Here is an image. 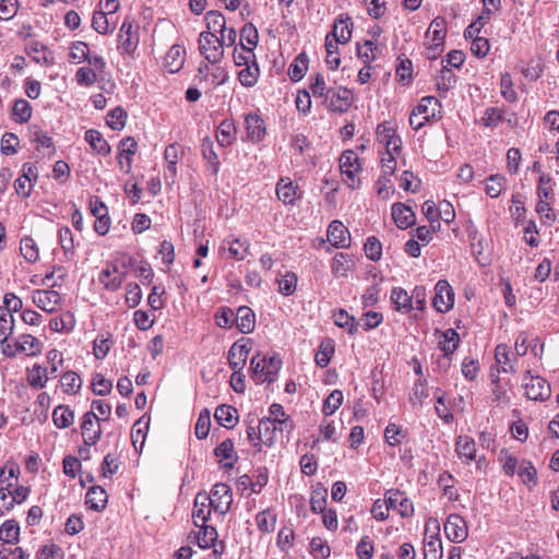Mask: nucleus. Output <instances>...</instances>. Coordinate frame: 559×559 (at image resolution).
<instances>
[{"label": "nucleus", "instance_id": "1", "mask_svg": "<svg viewBox=\"0 0 559 559\" xmlns=\"http://www.w3.org/2000/svg\"><path fill=\"white\" fill-rule=\"evenodd\" d=\"M251 370L254 377L260 382L272 381V376L276 374L282 366V361L278 357L272 356L266 358L260 354L251 358Z\"/></svg>", "mask_w": 559, "mask_h": 559}, {"label": "nucleus", "instance_id": "2", "mask_svg": "<svg viewBox=\"0 0 559 559\" xmlns=\"http://www.w3.org/2000/svg\"><path fill=\"white\" fill-rule=\"evenodd\" d=\"M340 169L344 177V182L350 188L355 189L359 185L356 179V174L360 170L358 164V156L354 151H345L340 157Z\"/></svg>", "mask_w": 559, "mask_h": 559}, {"label": "nucleus", "instance_id": "3", "mask_svg": "<svg viewBox=\"0 0 559 559\" xmlns=\"http://www.w3.org/2000/svg\"><path fill=\"white\" fill-rule=\"evenodd\" d=\"M200 53L211 63H218L224 58V49L217 44L216 35L202 32L199 37Z\"/></svg>", "mask_w": 559, "mask_h": 559}, {"label": "nucleus", "instance_id": "4", "mask_svg": "<svg viewBox=\"0 0 559 559\" xmlns=\"http://www.w3.org/2000/svg\"><path fill=\"white\" fill-rule=\"evenodd\" d=\"M207 498L213 510L219 514L227 513L233 502L230 487L223 483L214 485Z\"/></svg>", "mask_w": 559, "mask_h": 559}, {"label": "nucleus", "instance_id": "5", "mask_svg": "<svg viewBox=\"0 0 559 559\" xmlns=\"http://www.w3.org/2000/svg\"><path fill=\"white\" fill-rule=\"evenodd\" d=\"M454 305V292L445 280H440L435 286L433 308L441 313L448 312Z\"/></svg>", "mask_w": 559, "mask_h": 559}, {"label": "nucleus", "instance_id": "6", "mask_svg": "<svg viewBox=\"0 0 559 559\" xmlns=\"http://www.w3.org/2000/svg\"><path fill=\"white\" fill-rule=\"evenodd\" d=\"M99 421L100 418L93 411L84 414L81 429L85 445H94L100 439L102 427Z\"/></svg>", "mask_w": 559, "mask_h": 559}, {"label": "nucleus", "instance_id": "7", "mask_svg": "<svg viewBox=\"0 0 559 559\" xmlns=\"http://www.w3.org/2000/svg\"><path fill=\"white\" fill-rule=\"evenodd\" d=\"M132 28L133 21L126 17L118 34V49L122 53L131 55L138 47L139 37L132 32Z\"/></svg>", "mask_w": 559, "mask_h": 559}, {"label": "nucleus", "instance_id": "8", "mask_svg": "<svg viewBox=\"0 0 559 559\" xmlns=\"http://www.w3.org/2000/svg\"><path fill=\"white\" fill-rule=\"evenodd\" d=\"M250 340H240L231 345L228 350V364L234 371H241L250 353Z\"/></svg>", "mask_w": 559, "mask_h": 559}, {"label": "nucleus", "instance_id": "9", "mask_svg": "<svg viewBox=\"0 0 559 559\" xmlns=\"http://www.w3.org/2000/svg\"><path fill=\"white\" fill-rule=\"evenodd\" d=\"M33 302L41 310L53 313L60 306V294L52 289H36L32 296Z\"/></svg>", "mask_w": 559, "mask_h": 559}, {"label": "nucleus", "instance_id": "10", "mask_svg": "<svg viewBox=\"0 0 559 559\" xmlns=\"http://www.w3.org/2000/svg\"><path fill=\"white\" fill-rule=\"evenodd\" d=\"M352 98V92L347 88H329L325 103L331 110L344 112L350 107Z\"/></svg>", "mask_w": 559, "mask_h": 559}, {"label": "nucleus", "instance_id": "11", "mask_svg": "<svg viewBox=\"0 0 559 559\" xmlns=\"http://www.w3.org/2000/svg\"><path fill=\"white\" fill-rule=\"evenodd\" d=\"M444 533L452 543H462L467 537V526L459 514H450L444 523Z\"/></svg>", "mask_w": 559, "mask_h": 559}, {"label": "nucleus", "instance_id": "12", "mask_svg": "<svg viewBox=\"0 0 559 559\" xmlns=\"http://www.w3.org/2000/svg\"><path fill=\"white\" fill-rule=\"evenodd\" d=\"M384 497L389 508L396 510L403 518L413 515V502L400 490L390 489L385 492Z\"/></svg>", "mask_w": 559, "mask_h": 559}, {"label": "nucleus", "instance_id": "13", "mask_svg": "<svg viewBox=\"0 0 559 559\" xmlns=\"http://www.w3.org/2000/svg\"><path fill=\"white\" fill-rule=\"evenodd\" d=\"M530 381L524 383L525 395L533 401H546L550 394V384L540 377L530 376Z\"/></svg>", "mask_w": 559, "mask_h": 559}, {"label": "nucleus", "instance_id": "14", "mask_svg": "<svg viewBox=\"0 0 559 559\" xmlns=\"http://www.w3.org/2000/svg\"><path fill=\"white\" fill-rule=\"evenodd\" d=\"M200 526L201 530L199 531V533L194 535V539L197 540L199 547L210 548L211 546H215V542L217 540L218 536L216 530L213 526L205 524ZM219 546L221 549L214 547V550L211 554V556L214 557V559H217L223 554V543H221Z\"/></svg>", "mask_w": 559, "mask_h": 559}, {"label": "nucleus", "instance_id": "15", "mask_svg": "<svg viewBox=\"0 0 559 559\" xmlns=\"http://www.w3.org/2000/svg\"><path fill=\"white\" fill-rule=\"evenodd\" d=\"M328 240L335 248H348L350 235L347 227L340 221H333L328 228Z\"/></svg>", "mask_w": 559, "mask_h": 559}, {"label": "nucleus", "instance_id": "16", "mask_svg": "<svg viewBox=\"0 0 559 559\" xmlns=\"http://www.w3.org/2000/svg\"><path fill=\"white\" fill-rule=\"evenodd\" d=\"M377 139L385 146L386 151L400 152L402 140L395 134L394 128L388 122L380 123L377 128Z\"/></svg>", "mask_w": 559, "mask_h": 559}, {"label": "nucleus", "instance_id": "17", "mask_svg": "<svg viewBox=\"0 0 559 559\" xmlns=\"http://www.w3.org/2000/svg\"><path fill=\"white\" fill-rule=\"evenodd\" d=\"M455 452L460 460L468 464L472 461L477 460L476 455V442L469 436H459L455 442Z\"/></svg>", "mask_w": 559, "mask_h": 559}, {"label": "nucleus", "instance_id": "18", "mask_svg": "<svg viewBox=\"0 0 559 559\" xmlns=\"http://www.w3.org/2000/svg\"><path fill=\"white\" fill-rule=\"evenodd\" d=\"M212 506L209 501L206 493H198L194 499V508H193V522L197 526L203 525L206 523L211 515Z\"/></svg>", "mask_w": 559, "mask_h": 559}, {"label": "nucleus", "instance_id": "19", "mask_svg": "<svg viewBox=\"0 0 559 559\" xmlns=\"http://www.w3.org/2000/svg\"><path fill=\"white\" fill-rule=\"evenodd\" d=\"M27 52L37 63L45 66H51L55 63L53 52L46 45L37 40H33L28 44Z\"/></svg>", "mask_w": 559, "mask_h": 559}, {"label": "nucleus", "instance_id": "20", "mask_svg": "<svg viewBox=\"0 0 559 559\" xmlns=\"http://www.w3.org/2000/svg\"><path fill=\"white\" fill-rule=\"evenodd\" d=\"M392 217L400 229H406L415 224V213L403 203L393 204Z\"/></svg>", "mask_w": 559, "mask_h": 559}, {"label": "nucleus", "instance_id": "21", "mask_svg": "<svg viewBox=\"0 0 559 559\" xmlns=\"http://www.w3.org/2000/svg\"><path fill=\"white\" fill-rule=\"evenodd\" d=\"M270 416L266 419H270L277 424L278 432H290L294 428L293 420L285 413L284 407L278 403H273L269 409Z\"/></svg>", "mask_w": 559, "mask_h": 559}, {"label": "nucleus", "instance_id": "22", "mask_svg": "<svg viewBox=\"0 0 559 559\" xmlns=\"http://www.w3.org/2000/svg\"><path fill=\"white\" fill-rule=\"evenodd\" d=\"M126 277V273H119L117 266H112V269L107 267L103 270L99 274V282L104 285L107 290H118Z\"/></svg>", "mask_w": 559, "mask_h": 559}, {"label": "nucleus", "instance_id": "23", "mask_svg": "<svg viewBox=\"0 0 559 559\" xmlns=\"http://www.w3.org/2000/svg\"><path fill=\"white\" fill-rule=\"evenodd\" d=\"M185 63V48L180 45H174L165 56L164 66L169 73L178 72Z\"/></svg>", "mask_w": 559, "mask_h": 559}, {"label": "nucleus", "instance_id": "24", "mask_svg": "<svg viewBox=\"0 0 559 559\" xmlns=\"http://www.w3.org/2000/svg\"><path fill=\"white\" fill-rule=\"evenodd\" d=\"M107 492L100 486H93L88 489L85 498L86 506L94 511H102L107 504Z\"/></svg>", "mask_w": 559, "mask_h": 559}, {"label": "nucleus", "instance_id": "25", "mask_svg": "<svg viewBox=\"0 0 559 559\" xmlns=\"http://www.w3.org/2000/svg\"><path fill=\"white\" fill-rule=\"evenodd\" d=\"M276 194L284 204H293L296 199L300 198L298 187L289 179H281L278 181L276 186Z\"/></svg>", "mask_w": 559, "mask_h": 559}, {"label": "nucleus", "instance_id": "26", "mask_svg": "<svg viewBox=\"0 0 559 559\" xmlns=\"http://www.w3.org/2000/svg\"><path fill=\"white\" fill-rule=\"evenodd\" d=\"M235 321L238 330L243 334L251 333L254 330L255 316L249 307H240L237 311Z\"/></svg>", "mask_w": 559, "mask_h": 559}, {"label": "nucleus", "instance_id": "27", "mask_svg": "<svg viewBox=\"0 0 559 559\" xmlns=\"http://www.w3.org/2000/svg\"><path fill=\"white\" fill-rule=\"evenodd\" d=\"M237 413L238 411L235 407L223 404L215 409L214 417L219 425L229 429L238 421Z\"/></svg>", "mask_w": 559, "mask_h": 559}, {"label": "nucleus", "instance_id": "28", "mask_svg": "<svg viewBox=\"0 0 559 559\" xmlns=\"http://www.w3.org/2000/svg\"><path fill=\"white\" fill-rule=\"evenodd\" d=\"M246 128L248 138L254 142L261 141L265 134L263 120L255 114L246 116Z\"/></svg>", "mask_w": 559, "mask_h": 559}, {"label": "nucleus", "instance_id": "29", "mask_svg": "<svg viewBox=\"0 0 559 559\" xmlns=\"http://www.w3.org/2000/svg\"><path fill=\"white\" fill-rule=\"evenodd\" d=\"M85 140L95 152L103 156L108 155L111 151L102 133L95 129H90L85 132Z\"/></svg>", "mask_w": 559, "mask_h": 559}, {"label": "nucleus", "instance_id": "30", "mask_svg": "<svg viewBox=\"0 0 559 559\" xmlns=\"http://www.w3.org/2000/svg\"><path fill=\"white\" fill-rule=\"evenodd\" d=\"M391 301L395 306V309L401 312L408 313L414 309L412 297L407 292L401 287H394L391 292Z\"/></svg>", "mask_w": 559, "mask_h": 559}, {"label": "nucleus", "instance_id": "31", "mask_svg": "<svg viewBox=\"0 0 559 559\" xmlns=\"http://www.w3.org/2000/svg\"><path fill=\"white\" fill-rule=\"evenodd\" d=\"M441 31H432V35L427 39L426 57L430 60H436L443 51L444 38L440 33Z\"/></svg>", "mask_w": 559, "mask_h": 559}, {"label": "nucleus", "instance_id": "32", "mask_svg": "<svg viewBox=\"0 0 559 559\" xmlns=\"http://www.w3.org/2000/svg\"><path fill=\"white\" fill-rule=\"evenodd\" d=\"M138 143L132 136L124 138L119 144L118 156L126 158V174H129L132 168V156L136 153Z\"/></svg>", "mask_w": 559, "mask_h": 559}, {"label": "nucleus", "instance_id": "33", "mask_svg": "<svg viewBox=\"0 0 559 559\" xmlns=\"http://www.w3.org/2000/svg\"><path fill=\"white\" fill-rule=\"evenodd\" d=\"M236 127L233 120L225 119L221 122L217 132L216 139L221 146H228L235 140Z\"/></svg>", "mask_w": 559, "mask_h": 559}, {"label": "nucleus", "instance_id": "34", "mask_svg": "<svg viewBox=\"0 0 559 559\" xmlns=\"http://www.w3.org/2000/svg\"><path fill=\"white\" fill-rule=\"evenodd\" d=\"M52 420L58 428H68L74 421V412L69 406L59 405L52 412Z\"/></svg>", "mask_w": 559, "mask_h": 559}, {"label": "nucleus", "instance_id": "35", "mask_svg": "<svg viewBox=\"0 0 559 559\" xmlns=\"http://www.w3.org/2000/svg\"><path fill=\"white\" fill-rule=\"evenodd\" d=\"M456 78L452 70L447 66H442L439 76L437 78V90L439 95L445 96V94L454 86Z\"/></svg>", "mask_w": 559, "mask_h": 559}, {"label": "nucleus", "instance_id": "36", "mask_svg": "<svg viewBox=\"0 0 559 559\" xmlns=\"http://www.w3.org/2000/svg\"><path fill=\"white\" fill-rule=\"evenodd\" d=\"M440 107L441 105L436 97L426 96L420 100L419 105L414 108V110L424 116V120H429L436 116V112Z\"/></svg>", "mask_w": 559, "mask_h": 559}, {"label": "nucleus", "instance_id": "37", "mask_svg": "<svg viewBox=\"0 0 559 559\" xmlns=\"http://www.w3.org/2000/svg\"><path fill=\"white\" fill-rule=\"evenodd\" d=\"M334 323L340 328H346L350 335H355L358 331V324L355 318L350 316L346 310L338 309L333 313Z\"/></svg>", "mask_w": 559, "mask_h": 559}, {"label": "nucleus", "instance_id": "38", "mask_svg": "<svg viewBox=\"0 0 559 559\" xmlns=\"http://www.w3.org/2000/svg\"><path fill=\"white\" fill-rule=\"evenodd\" d=\"M424 557H425V559H442V557H443L442 543H441L438 534L431 535L428 539H425Z\"/></svg>", "mask_w": 559, "mask_h": 559}, {"label": "nucleus", "instance_id": "39", "mask_svg": "<svg viewBox=\"0 0 559 559\" xmlns=\"http://www.w3.org/2000/svg\"><path fill=\"white\" fill-rule=\"evenodd\" d=\"M49 376L47 368L44 369L39 365H34L32 369L28 370L27 381L33 389L45 388Z\"/></svg>", "mask_w": 559, "mask_h": 559}, {"label": "nucleus", "instance_id": "40", "mask_svg": "<svg viewBox=\"0 0 559 559\" xmlns=\"http://www.w3.org/2000/svg\"><path fill=\"white\" fill-rule=\"evenodd\" d=\"M20 526L13 521H5L0 527V540L3 544H15L19 540Z\"/></svg>", "mask_w": 559, "mask_h": 559}, {"label": "nucleus", "instance_id": "41", "mask_svg": "<svg viewBox=\"0 0 559 559\" xmlns=\"http://www.w3.org/2000/svg\"><path fill=\"white\" fill-rule=\"evenodd\" d=\"M308 69V58L306 53H299L294 62L289 66L288 75L292 81L298 82L304 76Z\"/></svg>", "mask_w": 559, "mask_h": 559}, {"label": "nucleus", "instance_id": "42", "mask_svg": "<svg viewBox=\"0 0 559 559\" xmlns=\"http://www.w3.org/2000/svg\"><path fill=\"white\" fill-rule=\"evenodd\" d=\"M14 331V317L8 309H0V343L4 344Z\"/></svg>", "mask_w": 559, "mask_h": 559}, {"label": "nucleus", "instance_id": "43", "mask_svg": "<svg viewBox=\"0 0 559 559\" xmlns=\"http://www.w3.org/2000/svg\"><path fill=\"white\" fill-rule=\"evenodd\" d=\"M234 61L238 67H245L257 62L252 47H247L245 43H240V46L236 47L234 50Z\"/></svg>", "mask_w": 559, "mask_h": 559}, {"label": "nucleus", "instance_id": "44", "mask_svg": "<svg viewBox=\"0 0 559 559\" xmlns=\"http://www.w3.org/2000/svg\"><path fill=\"white\" fill-rule=\"evenodd\" d=\"M260 71L257 62L247 64L242 70L238 72V80L245 87H252L259 78Z\"/></svg>", "mask_w": 559, "mask_h": 559}, {"label": "nucleus", "instance_id": "45", "mask_svg": "<svg viewBox=\"0 0 559 559\" xmlns=\"http://www.w3.org/2000/svg\"><path fill=\"white\" fill-rule=\"evenodd\" d=\"M258 528L261 532L271 533L275 530L276 515L270 509L263 510L255 518Z\"/></svg>", "mask_w": 559, "mask_h": 559}, {"label": "nucleus", "instance_id": "46", "mask_svg": "<svg viewBox=\"0 0 559 559\" xmlns=\"http://www.w3.org/2000/svg\"><path fill=\"white\" fill-rule=\"evenodd\" d=\"M347 21H349V17L344 21L343 19H338L334 23V27L331 34L336 40V43L345 44L347 43L352 37V28L349 27Z\"/></svg>", "mask_w": 559, "mask_h": 559}, {"label": "nucleus", "instance_id": "47", "mask_svg": "<svg viewBox=\"0 0 559 559\" xmlns=\"http://www.w3.org/2000/svg\"><path fill=\"white\" fill-rule=\"evenodd\" d=\"M353 265L354 260L348 254L340 252L333 258L332 271L335 275L345 276Z\"/></svg>", "mask_w": 559, "mask_h": 559}, {"label": "nucleus", "instance_id": "48", "mask_svg": "<svg viewBox=\"0 0 559 559\" xmlns=\"http://www.w3.org/2000/svg\"><path fill=\"white\" fill-rule=\"evenodd\" d=\"M207 32L221 33L226 27L225 16L218 11H209L205 15Z\"/></svg>", "mask_w": 559, "mask_h": 559}, {"label": "nucleus", "instance_id": "49", "mask_svg": "<svg viewBox=\"0 0 559 559\" xmlns=\"http://www.w3.org/2000/svg\"><path fill=\"white\" fill-rule=\"evenodd\" d=\"M80 376L74 371H67L61 376V385L66 393L75 394L81 388Z\"/></svg>", "mask_w": 559, "mask_h": 559}, {"label": "nucleus", "instance_id": "50", "mask_svg": "<svg viewBox=\"0 0 559 559\" xmlns=\"http://www.w3.org/2000/svg\"><path fill=\"white\" fill-rule=\"evenodd\" d=\"M258 429H259L260 437L265 439L263 442L271 445L275 438L276 432L278 431L277 424H275L274 421H272L270 419L262 418L259 421Z\"/></svg>", "mask_w": 559, "mask_h": 559}, {"label": "nucleus", "instance_id": "51", "mask_svg": "<svg viewBox=\"0 0 559 559\" xmlns=\"http://www.w3.org/2000/svg\"><path fill=\"white\" fill-rule=\"evenodd\" d=\"M20 250L26 261L34 263L38 260V248L32 237L22 238Z\"/></svg>", "mask_w": 559, "mask_h": 559}, {"label": "nucleus", "instance_id": "52", "mask_svg": "<svg viewBox=\"0 0 559 559\" xmlns=\"http://www.w3.org/2000/svg\"><path fill=\"white\" fill-rule=\"evenodd\" d=\"M203 157L213 166V171H218V155L214 151V143L210 138H205L201 144Z\"/></svg>", "mask_w": 559, "mask_h": 559}, {"label": "nucleus", "instance_id": "53", "mask_svg": "<svg viewBox=\"0 0 559 559\" xmlns=\"http://www.w3.org/2000/svg\"><path fill=\"white\" fill-rule=\"evenodd\" d=\"M343 403V393L340 390H334L324 401L322 412L325 416H331Z\"/></svg>", "mask_w": 559, "mask_h": 559}, {"label": "nucleus", "instance_id": "54", "mask_svg": "<svg viewBox=\"0 0 559 559\" xmlns=\"http://www.w3.org/2000/svg\"><path fill=\"white\" fill-rule=\"evenodd\" d=\"M399 152H390L386 151L385 156L381 159V169H382V176L379 178V182H382L383 179L386 181H390L389 176H392L396 169V160L394 157V154H397Z\"/></svg>", "mask_w": 559, "mask_h": 559}, {"label": "nucleus", "instance_id": "55", "mask_svg": "<svg viewBox=\"0 0 559 559\" xmlns=\"http://www.w3.org/2000/svg\"><path fill=\"white\" fill-rule=\"evenodd\" d=\"M13 115L20 123L27 122L32 117V107L25 99H17L14 103Z\"/></svg>", "mask_w": 559, "mask_h": 559}, {"label": "nucleus", "instance_id": "56", "mask_svg": "<svg viewBox=\"0 0 559 559\" xmlns=\"http://www.w3.org/2000/svg\"><path fill=\"white\" fill-rule=\"evenodd\" d=\"M211 428L210 412L204 409L200 413L198 421L195 424V436L198 439L203 440L209 436Z\"/></svg>", "mask_w": 559, "mask_h": 559}, {"label": "nucleus", "instance_id": "57", "mask_svg": "<svg viewBox=\"0 0 559 559\" xmlns=\"http://www.w3.org/2000/svg\"><path fill=\"white\" fill-rule=\"evenodd\" d=\"M366 255L371 261H379L382 255V246L374 236L368 237L364 246Z\"/></svg>", "mask_w": 559, "mask_h": 559}, {"label": "nucleus", "instance_id": "58", "mask_svg": "<svg viewBox=\"0 0 559 559\" xmlns=\"http://www.w3.org/2000/svg\"><path fill=\"white\" fill-rule=\"evenodd\" d=\"M444 341L441 343V348L444 352L445 356H449L455 352L457 348L459 342H460V335L459 333L453 330L449 329L443 334Z\"/></svg>", "mask_w": 559, "mask_h": 559}, {"label": "nucleus", "instance_id": "59", "mask_svg": "<svg viewBox=\"0 0 559 559\" xmlns=\"http://www.w3.org/2000/svg\"><path fill=\"white\" fill-rule=\"evenodd\" d=\"M241 43L246 41L247 47H252V50L258 45L259 34L255 26L252 23H247L240 31Z\"/></svg>", "mask_w": 559, "mask_h": 559}, {"label": "nucleus", "instance_id": "60", "mask_svg": "<svg viewBox=\"0 0 559 559\" xmlns=\"http://www.w3.org/2000/svg\"><path fill=\"white\" fill-rule=\"evenodd\" d=\"M537 194L539 200H552L554 190L551 186V178L546 174H542L538 179Z\"/></svg>", "mask_w": 559, "mask_h": 559}, {"label": "nucleus", "instance_id": "61", "mask_svg": "<svg viewBox=\"0 0 559 559\" xmlns=\"http://www.w3.org/2000/svg\"><path fill=\"white\" fill-rule=\"evenodd\" d=\"M334 353V346L332 341L322 342L320 345V349L316 355V362L320 367H326L331 360V357Z\"/></svg>", "mask_w": 559, "mask_h": 559}, {"label": "nucleus", "instance_id": "62", "mask_svg": "<svg viewBox=\"0 0 559 559\" xmlns=\"http://www.w3.org/2000/svg\"><path fill=\"white\" fill-rule=\"evenodd\" d=\"M127 112L121 107H116L108 114L107 124L112 130H121L126 124Z\"/></svg>", "mask_w": 559, "mask_h": 559}, {"label": "nucleus", "instance_id": "63", "mask_svg": "<svg viewBox=\"0 0 559 559\" xmlns=\"http://www.w3.org/2000/svg\"><path fill=\"white\" fill-rule=\"evenodd\" d=\"M504 181H506V179H504L503 176H501V175H491L487 179V183H486V192H487V194L490 198H498L501 194V192H502V188H503Z\"/></svg>", "mask_w": 559, "mask_h": 559}, {"label": "nucleus", "instance_id": "64", "mask_svg": "<svg viewBox=\"0 0 559 559\" xmlns=\"http://www.w3.org/2000/svg\"><path fill=\"white\" fill-rule=\"evenodd\" d=\"M79 85L91 86L97 81L96 71L90 67H82L75 73Z\"/></svg>", "mask_w": 559, "mask_h": 559}]
</instances>
